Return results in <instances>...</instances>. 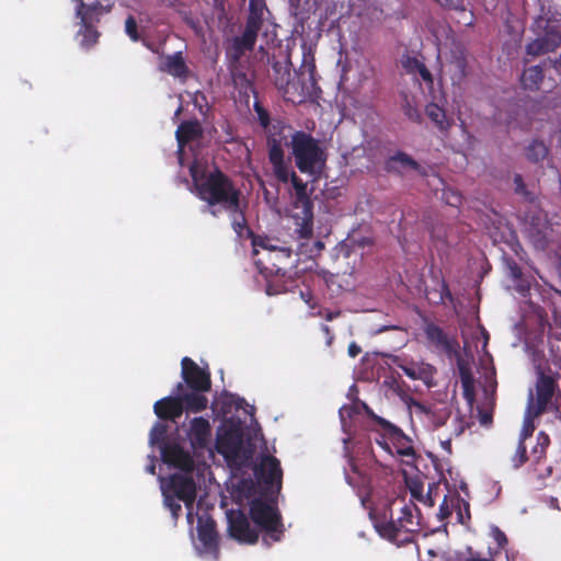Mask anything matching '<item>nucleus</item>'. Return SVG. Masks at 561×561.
<instances>
[{"label":"nucleus","mask_w":561,"mask_h":561,"mask_svg":"<svg viewBox=\"0 0 561 561\" xmlns=\"http://www.w3.org/2000/svg\"><path fill=\"white\" fill-rule=\"evenodd\" d=\"M162 492L175 496L179 501H183L187 507H191L196 499V483L192 476L173 473L170 476L169 482L162 488Z\"/></svg>","instance_id":"nucleus-14"},{"label":"nucleus","mask_w":561,"mask_h":561,"mask_svg":"<svg viewBox=\"0 0 561 561\" xmlns=\"http://www.w3.org/2000/svg\"><path fill=\"white\" fill-rule=\"evenodd\" d=\"M463 514H466V517L467 519L469 520L470 519V508H469V503L467 502H463Z\"/></svg>","instance_id":"nucleus-63"},{"label":"nucleus","mask_w":561,"mask_h":561,"mask_svg":"<svg viewBox=\"0 0 561 561\" xmlns=\"http://www.w3.org/2000/svg\"><path fill=\"white\" fill-rule=\"evenodd\" d=\"M181 377L183 379L184 394L206 397L211 389L210 373L199 367L192 358L185 356L181 360Z\"/></svg>","instance_id":"nucleus-11"},{"label":"nucleus","mask_w":561,"mask_h":561,"mask_svg":"<svg viewBox=\"0 0 561 561\" xmlns=\"http://www.w3.org/2000/svg\"><path fill=\"white\" fill-rule=\"evenodd\" d=\"M450 514H451V512L447 505V497L445 496L443 503L439 506L440 519L447 518Z\"/></svg>","instance_id":"nucleus-56"},{"label":"nucleus","mask_w":561,"mask_h":561,"mask_svg":"<svg viewBox=\"0 0 561 561\" xmlns=\"http://www.w3.org/2000/svg\"><path fill=\"white\" fill-rule=\"evenodd\" d=\"M454 425H455L454 434L457 437L460 436L466 431V428L469 426L468 423L466 422L465 417L459 414L455 417Z\"/></svg>","instance_id":"nucleus-51"},{"label":"nucleus","mask_w":561,"mask_h":561,"mask_svg":"<svg viewBox=\"0 0 561 561\" xmlns=\"http://www.w3.org/2000/svg\"><path fill=\"white\" fill-rule=\"evenodd\" d=\"M400 513L397 519L390 517L389 520L380 522L376 525L381 537L390 541H397L403 533L407 536L402 540H409L411 534L421 530V512L415 503L404 504Z\"/></svg>","instance_id":"nucleus-7"},{"label":"nucleus","mask_w":561,"mask_h":561,"mask_svg":"<svg viewBox=\"0 0 561 561\" xmlns=\"http://www.w3.org/2000/svg\"><path fill=\"white\" fill-rule=\"evenodd\" d=\"M404 68L409 72H417L425 82L433 83V77L431 71L427 69L425 64L419 60L417 58H408L407 61L404 62Z\"/></svg>","instance_id":"nucleus-36"},{"label":"nucleus","mask_w":561,"mask_h":561,"mask_svg":"<svg viewBox=\"0 0 561 561\" xmlns=\"http://www.w3.org/2000/svg\"><path fill=\"white\" fill-rule=\"evenodd\" d=\"M404 375L412 380H422L427 387L434 386L436 369L430 364L401 366Z\"/></svg>","instance_id":"nucleus-28"},{"label":"nucleus","mask_w":561,"mask_h":561,"mask_svg":"<svg viewBox=\"0 0 561 561\" xmlns=\"http://www.w3.org/2000/svg\"><path fill=\"white\" fill-rule=\"evenodd\" d=\"M195 195L206 203L209 213L217 216L216 206L227 211L231 217V225L238 234L247 229L244 207L241 205L242 192L233 181L219 168L211 171L197 172L191 170Z\"/></svg>","instance_id":"nucleus-1"},{"label":"nucleus","mask_w":561,"mask_h":561,"mask_svg":"<svg viewBox=\"0 0 561 561\" xmlns=\"http://www.w3.org/2000/svg\"><path fill=\"white\" fill-rule=\"evenodd\" d=\"M290 182L295 190L293 206L295 209H300L293 216L298 226L296 232L300 239H309L313 233V203L308 195L307 183L294 171L290 174Z\"/></svg>","instance_id":"nucleus-9"},{"label":"nucleus","mask_w":561,"mask_h":561,"mask_svg":"<svg viewBox=\"0 0 561 561\" xmlns=\"http://www.w3.org/2000/svg\"><path fill=\"white\" fill-rule=\"evenodd\" d=\"M253 253L256 255L259 253L257 248H262L266 250V253L271 250H278L279 248L272 244V240L267 237L254 236L252 239Z\"/></svg>","instance_id":"nucleus-47"},{"label":"nucleus","mask_w":561,"mask_h":561,"mask_svg":"<svg viewBox=\"0 0 561 561\" xmlns=\"http://www.w3.org/2000/svg\"><path fill=\"white\" fill-rule=\"evenodd\" d=\"M466 561H492V560L481 559V558H470V559H467Z\"/></svg>","instance_id":"nucleus-64"},{"label":"nucleus","mask_w":561,"mask_h":561,"mask_svg":"<svg viewBox=\"0 0 561 561\" xmlns=\"http://www.w3.org/2000/svg\"><path fill=\"white\" fill-rule=\"evenodd\" d=\"M96 23H81V30L79 34L82 36L81 45L89 48L93 46L100 36V33L95 28Z\"/></svg>","instance_id":"nucleus-40"},{"label":"nucleus","mask_w":561,"mask_h":561,"mask_svg":"<svg viewBox=\"0 0 561 561\" xmlns=\"http://www.w3.org/2000/svg\"><path fill=\"white\" fill-rule=\"evenodd\" d=\"M297 169L301 173L320 176L327 165L328 154L319 139L304 130H295L288 144Z\"/></svg>","instance_id":"nucleus-3"},{"label":"nucleus","mask_w":561,"mask_h":561,"mask_svg":"<svg viewBox=\"0 0 561 561\" xmlns=\"http://www.w3.org/2000/svg\"><path fill=\"white\" fill-rule=\"evenodd\" d=\"M291 249L279 248L271 250L264 259L255 263L260 273L266 278V294L270 296L283 294L295 287L296 280L287 275L286 265L291 259Z\"/></svg>","instance_id":"nucleus-4"},{"label":"nucleus","mask_w":561,"mask_h":561,"mask_svg":"<svg viewBox=\"0 0 561 561\" xmlns=\"http://www.w3.org/2000/svg\"><path fill=\"white\" fill-rule=\"evenodd\" d=\"M125 33L133 41L138 42L141 36L138 32V24L134 15H128L125 20Z\"/></svg>","instance_id":"nucleus-45"},{"label":"nucleus","mask_w":561,"mask_h":561,"mask_svg":"<svg viewBox=\"0 0 561 561\" xmlns=\"http://www.w3.org/2000/svg\"><path fill=\"white\" fill-rule=\"evenodd\" d=\"M451 411L448 408L435 409L433 408L427 421L435 427L444 426L450 417Z\"/></svg>","instance_id":"nucleus-43"},{"label":"nucleus","mask_w":561,"mask_h":561,"mask_svg":"<svg viewBox=\"0 0 561 561\" xmlns=\"http://www.w3.org/2000/svg\"><path fill=\"white\" fill-rule=\"evenodd\" d=\"M426 297L431 302L436 305L445 302L446 299L453 301V295L445 280H442L439 289L427 290Z\"/></svg>","instance_id":"nucleus-41"},{"label":"nucleus","mask_w":561,"mask_h":561,"mask_svg":"<svg viewBox=\"0 0 561 561\" xmlns=\"http://www.w3.org/2000/svg\"><path fill=\"white\" fill-rule=\"evenodd\" d=\"M507 267H508V271H510V275H511V277L514 280H520L522 279L523 271H522L520 266L514 260H510L507 262Z\"/></svg>","instance_id":"nucleus-50"},{"label":"nucleus","mask_w":561,"mask_h":561,"mask_svg":"<svg viewBox=\"0 0 561 561\" xmlns=\"http://www.w3.org/2000/svg\"><path fill=\"white\" fill-rule=\"evenodd\" d=\"M168 430L169 426L165 423L157 422L150 431L149 443L152 446L158 445L160 448L164 444H170L167 442Z\"/></svg>","instance_id":"nucleus-38"},{"label":"nucleus","mask_w":561,"mask_h":561,"mask_svg":"<svg viewBox=\"0 0 561 561\" xmlns=\"http://www.w3.org/2000/svg\"><path fill=\"white\" fill-rule=\"evenodd\" d=\"M528 460L525 440H518L517 449L512 458L514 468H519Z\"/></svg>","instance_id":"nucleus-44"},{"label":"nucleus","mask_w":561,"mask_h":561,"mask_svg":"<svg viewBox=\"0 0 561 561\" xmlns=\"http://www.w3.org/2000/svg\"><path fill=\"white\" fill-rule=\"evenodd\" d=\"M407 404L410 409H414L416 415H422L425 416L426 419L428 417L433 409L432 405L424 404L412 397L408 398Z\"/></svg>","instance_id":"nucleus-46"},{"label":"nucleus","mask_w":561,"mask_h":561,"mask_svg":"<svg viewBox=\"0 0 561 561\" xmlns=\"http://www.w3.org/2000/svg\"><path fill=\"white\" fill-rule=\"evenodd\" d=\"M424 333L428 343L436 350L444 352L448 356H453L458 353V342L449 339L445 331L437 324L433 322L427 323L425 325Z\"/></svg>","instance_id":"nucleus-20"},{"label":"nucleus","mask_w":561,"mask_h":561,"mask_svg":"<svg viewBox=\"0 0 561 561\" xmlns=\"http://www.w3.org/2000/svg\"><path fill=\"white\" fill-rule=\"evenodd\" d=\"M559 373H552L550 368L545 370L540 366L537 367L535 383L536 394L534 396L530 391L527 402V407L534 409L535 415H541L548 410L556 392L559 390Z\"/></svg>","instance_id":"nucleus-10"},{"label":"nucleus","mask_w":561,"mask_h":561,"mask_svg":"<svg viewBox=\"0 0 561 561\" xmlns=\"http://www.w3.org/2000/svg\"><path fill=\"white\" fill-rule=\"evenodd\" d=\"M265 0H249V13L244 27L259 33L264 23Z\"/></svg>","instance_id":"nucleus-27"},{"label":"nucleus","mask_w":561,"mask_h":561,"mask_svg":"<svg viewBox=\"0 0 561 561\" xmlns=\"http://www.w3.org/2000/svg\"><path fill=\"white\" fill-rule=\"evenodd\" d=\"M253 107L260 125L266 130L273 124L271 123L270 113L259 102H255Z\"/></svg>","instance_id":"nucleus-49"},{"label":"nucleus","mask_w":561,"mask_h":561,"mask_svg":"<svg viewBox=\"0 0 561 561\" xmlns=\"http://www.w3.org/2000/svg\"><path fill=\"white\" fill-rule=\"evenodd\" d=\"M259 33L244 27L240 35L227 38L225 45V59L242 58L251 53L256 44Z\"/></svg>","instance_id":"nucleus-17"},{"label":"nucleus","mask_w":561,"mask_h":561,"mask_svg":"<svg viewBox=\"0 0 561 561\" xmlns=\"http://www.w3.org/2000/svg\"><path fill=\"white\" fill-rule=\"evenodd\" d=\"M207 397L184 394V385L178 382L174 396H168L158 400L153 405L154 414L162 421L176 422L183 412L198 413L207 408Z\"/></svg>","instance_id":"nucleus-5"},{"label":"nucleus","mask_w":561,"mask_h":561,"mask_svg":"<svg viewBox=\"0 0 561 561\" xmlns=\"http://www.w3.org/2000/svg\"><path fill=\"white\" fill-rule=\"evenodd\" d=\"M243 445L242 431L237 426H229L222 433H218L216 449L228 461H236Z\"/></svg>","instance_id":"nucleus-16"},{"label":"nucleus","mask_w":561,"mask_h":561,"mask_svg":"<svg viewBox=\"0 0 561 561\" xmlns=\"http://www.w3.org/2000/svg\"><path fill=\"white\" fill-rule=\"evenodd\" d=\"M492 536L500 548H504L508 542L506 535L499 527L492 529Z\"/></svg>","instance_id":"nucleus-52"},{"label":"nucleus","mask_w":561,"mask_h":561,"mask_svg":"<svg viewBox=\"0 0 561 561\" xmlns=\"http://www.w3.org/2000/svg\"><path fill=\"white\" fill-rule=\"evenodd\" d=\"M364 410L370 422L376 424L382 431H386V436L392 445L394 457H401L402 462L405 465H412L416 459L413 440L402 431L401 427L377 415L366 403H364ZM396 461L397 458H394V462Z\"/></svg>","instance_id":"nucleus-8"},{"label":"nucleus","mask_w":561,"mask_h":561,"mask_svg":"<svg viewBox=\"0 0 561 561\" xmlns=\"http://www.w3.org/2000/svg\"><path fill=\"white\" fill-rule=\"evenodd\" d=\"M291 126L278 119L275 121L265 131L267 134L268 152L274 148L283 149V145L288 147V138H290Z\"/></svg>","instance_id":"nucleus-23"},{"label":"nucleus","mask_w":561,"mask_h":561,"mask_svg":"<svg viewBox=\"0 0 561 561\" xmlns=\"http://www.w3.org/2000/svg\"><path fill=\"white\" fill-rule=\"evenodd\" d=\"M163 496H164V505L170 510L172 517L174 519H178L180 516V513L182 511L181 504L179 502H176L175 496H173L167 492H163Z\"/></svg>","instance_id":"nucleus-48"},{"label":"nucleus","mask_w":561,"mask_h":561,"mask_svg":"<svg viewBox=\"0 0 561 561\" xmlns=\"http://www.w3.org/2000/svg\"><path fill=\"white\" fill-rule=\"evenodd\" d=\"M213 7L220 18L226 14V0H213Z\"/></svg>","instance_id":"nucleus-55"},{"label":"nucleus","mask_w":561,"mask_h":561,"mask_svg":"<svg viewBox=\"0 0 561 561\" xmlns=\"http://www.w3.org/2000/svg\"><path fill=\"white\" fill-rule=\"evenodd\" d=\"M198 539L202 542L205 551L214 553L216 557L219 553L218 549V534L216 531V523L213 519H207L201 523L197 528Z\"/></svg>","instance_id":"nucleus-24"},{"label":"nucleus","mask_w":561,"mask_h":561,"mask_svg":"<svg viewBox=\"0 0 561 561\" xmlns=\"http://www.w3.org/2000/svg\"><path fill=\"white\" fill-rule=\"evenodd\" d=\"M249 517L254 525L264 533V540L280 541L284 535L283 517L275 503H268L262 497L250 502Z\"/></svg>","instance_id":"nucleus-6"},{"label":"nucleus","mask_w":561,"mask_h":561,"mask_svg":"<svg viewBox=\"0 0 561 561\" xmlns=\"http://www.w3.org/2000/svg\"><path fill=\"white\" fill-rule=\"evenodd\" d=\"M204 130L198 119L183 121L176 128L175 138L180 150L203 137Z\"/></svg>","instance_id":"nucleus-22"},{"label":"nucleus","mask_w":561,"mask_h":561,"mask_svg":"<svg viewBox=\"0 0 561 561\" xmlns=\"http://www.w3.org/2000/svg\"><path fill=\"white\" fill-rule=\"evenodd\" d=\"M517 290H518L523 296H526V294L529 291V285H528V284H526V285H524V284H519V285L517 286Z\"/></svg>","instance_id":"nucleus-62"},{"label":"nucleus","mask_w":561,"mask_h":561,"mask_svg":"<svg viewBox=\"0 0 561 561\" xmlns=\"http://www.w3.org/2000/svg\"><path fill=\"white\" fill-rule=\"evenodd\" d=\"M561 46V32L557 25L549 24L543 28L535 39L526 45V54L528 56L538 57L554 51Z\"/></svg>","instance_id":"nucleus-15"},{"label":"nucleus","mask_w":561,"mask_h":561,"mask_svg":"<svg viewBox=\"0 0 561 561\" xmlns=\"http://www.w3.org/2000/svg\"><path fill=\"white\" fill-rule=\"evenodd\" d=\"M268 160L276 179L282 183H287L291 173L289 172V165L285 162L284 150L274 147L268 152Z\"/></svg>","instance_id":"nucleus-29"},{"label":"nucleus","mask_w":561,"mask_h":561,"mask_svg":"<svg viewBox=\"0 0 561 561\" xmlns=\"http://www.w3.org/2000/svg\"><path fill=\"white\" fill-rule=\"evenodd\" d=\"M543 69L540 65L526 68L520 76V83L525 90L538 91L543 80Z\"/></svg>","instance_id":"nucleus-31"},{"label":"nucleus","mask_w":561,"mask_h":561,"mask_svg":"<svg viewBox=\"0 0 561 561\" xmlns=\"http://www.w3.org/2000/svg\"><path fill=\"white\" fill-rule=\"evenodd\" d=\"M459 376L462 385L463 396L468 400H472L474 392V379L468 367L459 364Z\"/></svg>","instance_id":"nucleus-37"},{"label":"nucleus","mask_w":561,"mask_h":561,"mask_svg":"<svg viewBox=\"0 0 561 561\" xmlns=\"http://www.w3.org/2000/svg\"><path fill=\"white\" fill-rule=\"evenodd\" d=\"M272 78L275 87L283 92H287V87L290 82L291 73L287 62L278 60L272 64Z\"/></svg>","instance_id":"nucleus-32"},{"label":"nucleus","mask_w":561,"mask_h":561,"mask_svg":"<svg viewBox=\"0 0 561 561\" xmlns=\"http://www.w3.org/2000/svg\"><path fill=\"white\" fill-rule=\"evenodd\" d=\"M228 534L241 543L254 545L259 540V531L251 527L245 513L241 510L227 512Z\"/></svg>","instance_id":"nucleus-12"},{"label":"nucleus","mask_w":561,"mask_h":561,"mask_svg":"<svg viewBox=\"0 0 561 561\" xmlns=\"http://www.w3.org/2000/svg\"><path fill=\"white\" fill-rule=\"evenodd\" d=\"M550 445V437L543 431L537 435V444L531 450V456L535 462H539L546 456L547 448Z\"/></svg>","instance_id":"nucleus-42"},{"label":"nucleus","mask_w":561,"mask_h":561,"mask_svg":"<svg viewBox=\"0 0 561 561\" xmlns=\"http://www.w3.org/2000/svg\"><path fill=\"white\" fill-rule=\"evenodd\" d=\"M548 61H549V64H551L552 68L560 69L561 68V54L558 57H556L554 59H549Z\"/></svg>","instance_id":"nucleus-61"},{"label":"nucleus","mask_w":561,"mask_h":561,"mask_svg":"<svg viewBox=\"0 0 561 561\" xmlns=\"http://www.w3.org/2000/svg\"><path fill=\"white\" fill-rule=\"evenodd\" d=\"M447 203L451 206H457L461 203V196L457 193L451 194V199H448Z\"/></svg>","instance_id":"nucleus-60"},{"label":"nucleus","mask_w":561,"mask_h":561,"mask_svg":"<svg viewBox=\"0 0 561 561\" xmlns=\"http://www.w3.org/2000/svg\"><path fill=\"white\" fill-rule=\"evenodd\" d=\"M371 431L379 432L376 444L385 451L386 457L377 458L369 440L357 442L354 456L348 455L347 446H345L348 465L356 476L352 477L345 473V479L353 488H366L374 481L387 479L394 472V453L389 438L386 436V431L380 427H371ZM344 444L347 445L346 439H344Z\"/></svg>","instance_id":"nucleus-2"},{"label":"nucleus","mask_w":561,"mask_h":561,"mask_svg":"<svg viewBox=\"0 0 561 561\" xmlns=\"http://www.w3.org/2000/svg\"><path fill=\"white\" fill-rule=\"evenodd\" d=\"M548 153V147L540 140H534L526 147V158L533 163L545 160Z\"/></svg>","instance_id":"nucleus-35"},{"label":"nucleus","mask_w":561,"mask_h":561,"mask_svg":"<svg viewBox=\"0 0 561 561\" xmlns=\"http://www.w3.org/2000/svg\"><path fill=\"white\" fill-rule=\"evenodd\" d=\"M540 415L534 414V409L530 407L526 408L524 421H523V427L519 433V440H525L533 436L535 432V420L539 417Z\"/></svg>","instance_id":"nucleus-39"},{"label":"nucleus","mask_w":561,"mask_h":561,"mask_svg":"<svg viewBox=\"0 0 561 561\" xmlns=\"http://www.w3.org/2000/svg\"><path fill=\"white\" fill-rule=\"evenodd\" d=\"M457 68L459 69L460 77L463 78L466 76V60L465 59H458L457 60Z\"/></svg>","instance_id":"nucleus-59"},{"label":"nucleus","mask_w":561,"mask_h":561,"mask_svg":"<svg viewBox=\"0 0 561 561\" xmlns=\"http://www.w3.org/2000/svg\"><path fill=\"white\" fill-rule=\"evenodd\" d=\"M479 422L482 426L489 427L493 422V415L491 411L480 410Z\"/></svg>","instance_id":"nucleus-53"},{"label":"nucleus","mask_w":561,"mask_h":561,"mask_svg":"<svg viewBox=\"0 0 561 561\" xmlns=\"http://www.w3.org/2000/svg\"><path fill=\"white\" fill-rule=\"evenodd\" d=\"M401 96V108L404 115L414 123L422 122V114L416 105L415 99L410 96L408 93L402 92Z\"/></svg>","instance_id":"nucleus-34"},{"label":"nucleus","mask_w":561,"mask_h":561,"mask_svg":"<svg viewBox=\"0 0 561 561\" xmlns=\"http://www.w3.org/2000/svg\"><path fill=\"white\" fill-rule=\"evenodd\" d=\"M526 232L537 250L545 251L550 243L554 242L556 234L552 224L540 213L530 217Z\"/></svg>","instance_id":"nucleus-13"},{"label":"nucleus","mask_w":561,"mask_h":561,"mask_svg":"<svg viewBox=\"0 0 561 561\" xmlns=\"http://www.w3.org/2000/svg\"><path fill=\"white\" fill-rule=\"evenodd\" d=\"M227 69L230 73L231 80L236 87L248 89L251 85V81L248 78L245 67L242 62V58L225 59Z\"/></svg>","instance_id":"nucleus-30"},{"label":"nucleus","mask_w":561,"mask_h":561,"mask_svg":"<svg viewBox=\"0 0 561 561\" xmlns=\"http://www.w3.org/2000/svg\"><path fill=\"white\" fill-rule=\"evenodd\" d=\"M362 352V348L359 345H357L355 342H352L348 345V355L353 358H355L359 353Z\"/></svg>","instance_id":"nucleus-58"},{"label":"nucleus","mask_w":561,"mask_h":561,"mask_svg":"<svg viewBox=\"0 0 561 561\" xmlns=\"http://www.w3.org/2000/svg\"><path fill=\"white\" fill-rule=\"evenodd\" d=\"M187 435L194 449H205L211 437L209 421L203 416L194 417L191 421Z\"/></svg>","instance_id":"nucleus-21"},{"label":"nucleus","mask_w":561,"mask_h":561,"mask_svg":"<svg viewBox=\"0 0 561 561\" xmlns=\"http://www.w3.org/2000/svg\"><path fill=\"white\" fill-rule=\"evenodd\" d=\"M321 330L323 331V333L327 337V345L330 346L334 340V335L331 332V329L327 324H322Z\"/></svg>","instance_id":"nucleus-57"},{"label":"nucleus","mask_w":561,"mask_h":561,"mask_svg":"<svg viewBox=\"0 0 561 561\" xmlns=\"http://www.w3.org/2000/svg\"><path fill=\"white\" fill-rule=\"evenodd\" d=\"M425 113L439 130L444 131L449 128L450 125L446 119L445 110L439 105L435 103L427 104L425 107Z\"/></svg>","instance_id":"nucleus-33"},{"label":"nucleus","mask_w":561,"mask_h":561,"mask_svg":"<svg viewBox=\"0 0 561 561\" xmlns=\"http://www.w3.org/2000/svg\"><path fill=\"white\" fill-rule=\"evenodd\" d=\"M402 169H411L419 173L423 171L421 164L415 161L411 156L403 151H397L394 154L390 156L386 161V170L388 172H398L400 173Z\"/></svg>","instance_id":"nucleus-26"},{"label":"nucleus","mask_w":561,"mask_h":561,"mask_svg":"<svg viewBox=\"0 0 561 561\" xmlns=\"http://www.w3.org/2000/svg\"><path fill=\"white\" fill-rule=\"evenodd\" d=\"M159 69L175 78H186L188 73V68L181 51L163 57Z\"/></svg>","instance_id":"nucleus-25"},{"label":"nucleus","mask_w":561,"mask_h":561,"mask_svg":"<svg viewBox=\"0 0 561 561\" xmlns=\"http://www.w3.org/2000/svg\"><path fill=\"white\" fill-rule=\"evenodd\" d=\"M161 457L162 460L175 468H179L186 473H190L194 469V460L191 455L184 450L176 443L164 444L161 446Z\"/></svg>","instance_id":"nucleus-19"},{"label":"nucleus","mask_w":561,"mask_h":561,"mask_svg":"<svg viewBox=\"0 0 561 561\" xmlns=\"http://www.w3.org/2000/svg\"><path fill=\"white\" fill-rule=\"evenodd\" d=\"M515 191L518 194L526 195V184L524 183L523 176L520 174H515L514 176Z\"/></svg>","instance_id":"nucleus-54"},{"label":"nucleus","mask_w":561,"mask_h":561,"mask_svg":"<svg viewBox=\"0 0 561 561\" xmlns=\"http://www.w3.org/2000/svg\"><path fill=\"white\" fill-rule=\"evenodd\" d=\"M254 474L265 485L273 486L277 484V488L280 489L283 471L279 460L274 456H264L260 463L255 466Z\"/></svg>","instance_id":"nucleus-18"}]
</instances>
